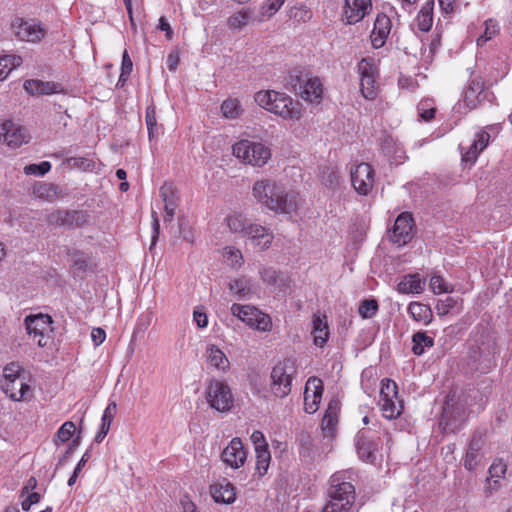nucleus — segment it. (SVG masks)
<instances>
[{
	"label": "nucleus",
	"instance_id": "f257e3e1",
	"mask_svg": "<svg viewBox=\"0 0 512 512\" xmlns=\"http://www.w3.org/2000/svg\"><path fill=\"white\" fill-rule=\"evenodd\" d=\"M252 191L258 203L275 213L290 214L297 209L294 193L287 192L282 184L272 179L256 181Z\"/></svg>",
	"mask_w": 512,
	"mask_h": 512
},
{
	"label": "nucleus",
	"instance_id": "f03ea898",
	"mask_svg": "<svg viewBox=\"0 0 512 512\" xmlns=\"http://www.w3.org/2000/svg\"><path fill=\"white\" fill-rule=\"evenodd\" d=\"M254 99L261 108L285 120H298L302 116L301 104L298 101H293L284 93L274 90L259 91L255 94Z\"/></svg>",
	"mask_w": 512,
	"mask_h": 512
},
{
	"label": "nucleus",
	"instance_id": "7ed1b4c3",
	"mask_svg": "<svg viewBox=\"0 0 512 512\" xmlns=\"http://www.w3.org/2000/svg\"><path fill=\"white\" fill-rule=\"evenodd\" d=\"M327 494L330 498L322 512H349L355 500V488L341 473L330 477Z\"/></svg>",
	"mask_w": 512,
	"mask_h": 512
},
{
	"label": "nucleus",
	"instance_id": "20e7f679",
	"mask_svg": "<svg viewBox=\"0 0 512 512\" xmlns=\"http://www.w3.org/2000/svg\"><path fill=\"white\" fill-rule=\"evenodd\" d=\"M24 324L27 334L37 338L39 347L45 348L52 344L53 319L48 314H31L25 317Z\"/></svg>",
	"mask_w": 512,
	"mask_h": 512
},
{
	"label": "nucleus",
	"instance_id": "39448f33",
	"mask_svg": "<svg viewBox=\"0 0 512 512\" xmlns=\"http://www.w3.org/2000/svg\"><path fill=\"white\" fill-rule=\"evenodd\" d=\"M235 157L243 162L262 167L271 157L270 149L262 143L252 142L249 140H241L232 147Z\"/></svg>",
	"mask_w": 512,
	"mask_h": 512
},
{
	"label": "nucleus",
	"instance_id": "423d86ee",
	"mask_svg": "<svg viewBox=\"0 0 512 512\" xmlns=\"http://www.w3.org/2000/svg\"><path fill=\"white\" fill-rule=\"evenodd\" d=\"M209 406L219 412H227L233 406V396L229 385L218 379H210L205 389Z\"/></svg>",
	"mask_w": 512,
	"mask_h": 512
},
{
	"label": "nucleus",
	"instance_id": "0eeeda50",
	"mask_svg": "<svg viewBox=\"0 0 512 512\" xmlns=\"http://www.w3.org/2000/svg\"><path fill=\"white\" fill-rule=\"evenodd\" d=\"M464 421V408L454 403V395L448 394L442 407L439 425L445 433H455Z\"/></svg>",
	"mask_w": 512,
	"mask_h": 512
},
{
	"label": "nucleus",
	"instance_id": "6e6552de",
	"mask_svg": "<svg viewBox=\"0 0 512 512\" xmlns=\"http://www.w3.org/2000/svg\"><path fill=\"white\" fill-rule=\"evenodd\" d=\"M293 366L290 360L277 364L271 372V391L277 397L283 398L291 392Z\"/></svg>",
	"mask_w": 512,
	"mask_h": 512
},
{
	"label": "nucleus",
	"instance_id": "1a4fd4ad",
	"mask_svg": "<svg viewBox=\"0 0 512 512\" xmlns=\"http://www.w3.org/2000/svg\"><path fill=\"white\" fill-rule=\"evenodd\" d=\"M16 37L22 41L38 42L45 36V29L35 20L16 18L12 23Z\"/></svg>",
	"mask_w": 512,
	"mask_h": 512
},
{
	"label": "nucleus",
	"instance_id": "9d476101",
	"mask_svg": "<svg viewBox=\"0 0 512 512\" xmlns=\"http://www.w3.org/2000/svg\"><path fill=\"white\" fill-rule=\"evenodd\" d=\"M355 445L359 457L368 463H375L376 451L380 445V438H374L369 430H360L356 434Z\"/></svg>",
	"mask_w": 512,
	"mask_h": 512
},
{
	"label": "nucleus",
	"instance_id": "9b49d317",
	"mask_svg": "<svg viewBox=\"0 0 512 512\" xmlns=\"http://www.w3.org/2000/svg\"><path fill=\"white\" fill-rule=\"evenodd\" d=\"M351 182L361 195H367L374 183V170L368 163H360L351 171Z\"/></svg>",
	"mask_w": 512,
	"mask_h": 512
},
{
	"label": "nucleus",
	"instance_id": "f8f14e48",
	"mask_svg": "<svg viewBox=\"0 0 512 512\" xmlns=\"http://www.w3.org/2000/svg\"><path fill=\"white\" fill-rule=\"evenodd\" d=\"M414 219L410 212H402L395 220L391 239L399 246L409 243L412 238Z\"/></svg>",
	"mask_w": 512,
	"mask_h": 512
},
{
	"label": "nucleus",
	"instance_id": "ddd939ff",
	"mask_svg": "<svg viewBox=\"0 0 512 512\" xmlns=\"http://www.w3.org/2000/svg\"><path fill=\"white\" fill-rule=\"evenodd\" d=\"M371 10V0H344L342 20L349 25L358 23Z\"/></svg>",
	"mask_w": 512,
	"mask_h": 512
},
{
	"label": "nucleus",
	"instance_id": "4468645a",
	"mask_svg": "<svg viewBox=\"0 0 512 512\" xmlns=\"http://www.w3.org/2000/svg\"><path fill=\"white\" fill-rule=\"evenodd\" d=\"M0 141H3L12 148H17L29 141V135L26 129L7 120L0 124Z\"/></svg>",
	"mask_w": 512,
	"mask_h": 512
},
{
	"label": "nucleus",
	"instance_id": "2eb2a0df",
	"mask_svg": "<svg viewBox=\"0 0 512 512\" xmlns=\"http://www.w3.org/2000/svg\"><path fill=\"white\" fill-rule=\"evenodd\" d=\"M323 393V383L317 377H310L304 391V410L308 414L317 411Z\"/></svg>",
	"mask_w": 512,
	"mask_h": 512
},
{
	"label": "nucleus",
	"instance_id": "dca6fc26",
	"mask_svg": "<svg viewBox=\"0 0 512 512\" xmlns=\"http://www.w3.org/2000/svg\"><path fill=\"white\" fill-rule=\"evenodd\" d=\"M487 92L484 89V82L480 77L471 79L464 91L463 102L468 110L477 108L486 98Z\"/></svg>",
	"mask_w": 512,
	"mask_h": 512
},
{
	"label": "nucleus",
	"instance_id": "f3484780",
	"mask_svg": "<svg viewBox=\"0 0 512 512\" xmlns=\"http://www.w3.org/2000/svg\"><path fill=\"white\" fill-rule=\"evenodd\" d=\"M484 442L485 440L480 432H474L471 436L464 459V467L467 470L472 471L481 464L483 459L482 448Z\"/></svg>",
	"mask_w": 512,
	"mask_h": 512
},
{
	"label": "nucleus",
	"instance_id": "a211bd4d",
	"mask_svg": "<svg viewBox=\"0 0 512 512\" xmlns=\"http://www.w3.org/2000/svg\"><path fill=\"white\" fill-rule=\"evenodd\" d=\"M246 451L240 438H233L229 445L222 451V461L230 467L237 469L241 467L246 460Z\"/></svg>",
	"mask_w": 512,
	"mask_h": 512
},
{
	"label": "nucleus",
	"instance_id": "6ab92c4d",
	"mask_svg": "<svg viewBox=\"0 0 512 512\" xmlns=\"http://www.w3.org/2000/svg\"><path fill=\"white\" fill-rule=\"evenodd\" d=\"M159 195L164 202L165 214L163 220L165 223L172 222L179 201L177 189L172 183L165 182L160 187Z\"/></svg>",
	"mask_w": 512,
	"mask_h": 512
},
{
	"label": "nucleus",
	"instance_id": "aec40b11",
	"mask_svg": "<svg viewBox=\"0 0 512 512\" xmlns=\"http://www.w3.org/2000/svg\"><path fill=\"white\" fill-rule=\"evenodd\" d=\"M479 367L482 372H487L495 367V356L499 353V347L494 338H488L486 342H482L479 346Z\"/></svg>",
	"mask_w": 512,
	"mask_h": 512
},
{
	"label": "nucleus",
	"instance_id": "412c9836",
	"mask_svg": "<svg viewBox=\"0 0 512 512\" xmlns=\"http://www.w3.org/2000/svg\"><path fill=\"white\" fill-rule=\"evenodd\" d=\"M380 148L382 153L390 159L392 164H401L407 158L401 144L390 135H384L382 137Z\"/></svg>",
	"mask_w": 512,
	"mask_h": 512
},
{
	"label": "nucleus",
	"instance_id": "4be33fe9",
	"mask_svg": "<svg viewBox=\"0 0 512 512\" xmlns=\"http://www.w3.org/2000/svg\"><path fill=\"white\" fill-rule=\"evenodd\" d=\"M210 494L217 503L231 504L236 499L235 487L225 478L210 486Z\"/></svg>",
	"mask_w": 512,
	"mask_h": 512
},
{
	"label": "nucleus",
	"instance_id": "5701e85b",
	"mask_svg": "<svg viewBox=\"0 0 512 512\" xmlns=\"http://www.w3.org/2000/svg\"><path fill=\"white\" fill-rule=\"evenodd\" d=\"M63 219V228L67 230H74L89 225L91 222V215L88 211L84 210L64 209Z\"/></svg>",
	"mask_w": 512,
	"mask_h": 512
},
{
	"label": "nucleus",
	"instance_id": "b1692460",
	"mask_svg": "<svg viewBox=\"0 0 512 512\" xmlns=\"http://www.w3.org/2000/svg\"><path fill=\"white\" fill-rule=\"evenodd\" d=\"M339 411L340 401L337 399H332L328 404L321 423L322 430L327 436H334L335 434L338 424Z\"/></svg>",
	"mask_w": 512,
	"mask_h": 512
},
{
	"label": "nucleus",
	"instance_id": "393cba45",
	"mask_svg": "<svg viewBox=\"0 0 512 512\" xmlns=\"http://www.w3.org/2000/svg\"><path fill=\"white\" fill-rule=\"evenodd\" d=\"M490 140V134L486 130L479 131L470 145L469 149L462 154V161L474 163L478 155L487 147Z\"/></svg>",
	"mask_w": 512,
	"mask_h": 512
},
{
	"label": "nucleus",
	"instance_id": "a878e982",
	"mask_svg": "<svg viewBox=\"0 0 512 512\" xmlns=\"http://www.w3.org/2000/svg\"><path fill=\"white\" fill-rule=\"evenodd\" d=\"M390 19L386 15H379L374 24L371 41L374 48H380L390 33Z\"/></svg>",
	"mask_w": 512,
	"mask_h": 512
},
{
	"label": "nucleus",
	"instance_id": "bb28decb",
	"mask_svg": "<svg viewBox=\"0 0 512 512\" xmlns=\"http://www.w3.org/2000/svg\"><path fill=\"white\" fill-rule=\"evenodd\" d=\"M246 236H248L253 243L259 246L262 250L267 249L273 240V235L269 233L267 228L252 223L249 224V227L247 228Z\"/></svg>",
	"mask_w": 512,
	"mask_h": 512
},
{
	"label": "nucleus",
	"instance_id": "cd10ccee",
	"mask_svg": "<svg viewBox=\"0 0 512 512\" xmlns=\"http://www.w3.org/2000/svg\"><path fill=\"white\" fill-rule=\"evenodd\" d=\"M313 341L316 346L323 347L329 337L328 323L326 316L314 314L313 315Z\"/></svg>",
	"mask_w": 512,
	"mask_h": 512
},
{
	"label": "nucleus",
	"instance_id": "c85d7f7f",
	"mask_svg": "<svg viewBox=\"0 0 512 512\" xmlns=\"http://www.w3.org/2000/svg\"><path fill=\"white\" fill-rule=\"evenodd\" d=\"M301 97L309 102L318 101L322 97V84L319 78H309L299 84Z\"/></svg>",
	"mask_w": 512,
	"mask_h": 512
},
{
	"label": "nucleus",
	"instance_id": "c756f323",
	"mask_svg": "<svg viewBox=\"0 0 512 512\" xmlns=\"http://www.w3.org/2000/svg\"><path fill=\"white\" fill-rule=\"evenodd\" d=\"M207 363L223 372L229 369L230 363L224 352L216 345H209L206 349Z\"/></svg>",
	"mask_w": 512,
	"mask_h": 512
},
{
	"label": "nucleus",
	"instance_id": "7c9ffc66",
	"mask_svg": "<svg viewBox=\"0 0 512 512\" xmlns=\"http://www.w3.org/2000/svg\"><path fill=\"white\" fill-rule=\"evenodd\" d=\"M33 194L42 200L53 202L61 196L58 185L53 183L38 182L33 186Z\"/></svg>",
	"mask_w": 512,
	"mask_h": 512
},
{
	"label": "nucleus",
	"instance_id": "2f4dec72",
	"mask_svg": "<svg viewBox=\"0 0 512 512\" xmlns=\"http://www.w3.org/2000/svg\"><path fill=\"white\" fill-rule=\"evenodd\" d=\"M228 288L240 300L249 299L255 291L252 282L246 278H239L230 281Z\"/></svg>",
	"mask_w": 512,
	"mask_h": 512
},
{
	"label": "nucleus",
	"instance_id": "473e14b6",
	"mask_svg": "<svg viewBox=\"0 0 512 512\" xmlns=\"http://www.w3.org/2000/svg\"><path fill=\"white\" fill-rule=\"evenodd\" d=\"M408 313L417 322L428 325L433 320V312L429 305L420 302H411L408 306Z\"/></svg>",
	"mask_w": 512,
	"mask_h": 512
},
{
	"label": "nucleus",
	"instance_id": "72a5a7b5",
	"mask_svg": "<svg viewBox=\"0 0 512 512\" xmlns=\"http://www.w3.org/2000/svg\"><path fill=\"white\" fill-rule=\"evenodd\" d=\"M231 312L249 326L255 324L253 321H256V317L260 314V310L252 305H240L237 303L231 306Z\"/></svg>",
	"mask_w": 512,
	"mask_h": 512
},
{
	"label": "nucleus",
	"instance_id": "f704fd0d",
	"mask_svg": "<svg viewBox=\"0 0 512 512\" xmlns=\"http://www.w3.org/2000/svg\"><path fill=\"white\" fill-rule=\"evenodd\" d=\"M55 88V83L38 79H30L24 82V89L31 95H49L55 92Z\"/></svg>",
	"mask_w": 512,
	"mask_h": 512
},
{
	"label": "nucleus",
	"instance_id": "c9c22d12",
	"mask_svg": "<svg viewBox=\"0 0 512 512\" xmlns=\"http://www.w3.org/2000/svg\"><path fill=\"white\" fill-rule=\"evenodd\" d=\"M397 289L400 293H421L423 291V284L419 274H409L403 277L399 282Z\"/></svg>",
	"mask_w": 512,
	"mask_h": 512
},
{
	"label": "nucleus",
	"instance_id": "e433bc0d",
	"mask_svg": "<svg viewBox=\"0 0 512 512\" xmlns=\"http://www.w3.org/2000/svg\"><path fill=\"white\" fill-rule=\"evenodd\" d=\"M433 5L434 1L429 0L419 11L416 17V24L420 31L428 32L433 23Z\"/></svg>",
	"mask_w": 512,
	"mask_h": 512
},
{
	"label": "nucleus",
	"instance_id": "4c0bfd02",
	"mask_svg": "<svg viewBox=\"0 0 512 512\" xmlns=\"http://www.w3.org/2000/svg\"><path fill=\"white\" fill-rule=\"evenodd\" d=\"M412 352L420 356L425 352L426 348L434 346V339L426 334L424 331H418L412 335Z\"/></svg>",
	"mask_w": 512,
	"mask_h": 512
},
{
	"label": "nucleus",
	"instance_id": "58836bf2",
	"mask_svg": "<svg viewBox=\"0 0 512 512\" xmlns=\"http://www.w3.org/2000/svg\"><path fill=\"white\" fill-rule=\"evenodd\" d=\"M252 17L250 9H242L227 19V26L232 31L242 30Z\"/></svg>",
	"mask_w": 512,
	"mask_h": 512
},
{
	"label": "nucleus",
	"instance_id": "ea45409f",
	"mask_svg": "<svg viewBox=\"0 0 512 512\" xmlns=\"http://www.w3.org/2000/svg\"><path fill=\"white\" fill-rule=\"evenodd\" d=\"M22 58L16 55H5L0 57V81L4 80L8 74L16 67L20 66Z\"/></svg>",
	"mask_w": 512,
	"mask_h": 512
},
{
	"label": "nucleus",
	"instance_id": "a19ab883",
	"mask_svg": "<svg viewBox=\"0 0 512 512\" xmlns=\"http://www.w3.org/2000/svg\"><path fill=\"white\" fill-rule=\"evenodd\" d=\"M399 406L396 405L395 398L389 399H380V404L383 411V416L387 419H395L397 418L402 408L401 402L398 400Z\"/></svg>",
	"mask_w": 512,
	"mask_h": 512
},
{
	"label": "nucleus",
	"instance_id": "79ce46f5",
	"mask_svg": "<svg viewBox=\"0 0 512 512\" xmlns=\"http://www.w3.org/2000/svg\"><path fill=\"white\" fill-rule=\"evenodd\" d=\"M256 452V466L255 469L259 476H264L269 468L270 460H271V454L268 449H261Z\"/></svg>",
	"mask_w": 512,
	"mask_h": 512
},
{
	"label": "nucleus",
	"instance_id": "37998d69",
	"mask_svg": "<svg viewBox=\"0 0 512 512\" xmlns=\"http://www.w3.org/2000/svg\"><path fill=\"white\" fill-rule=\"evenodd\" d=\"M360 90L364 98L373 100L376 95V87H375V77L366 76L365 78H361L360 81Z\"/></svg>",
	"mask_w": 512,
	"mask_h": 512
},
{
	"label": "nucleus",
	"instance_id": "c03bdc74",
	"mask_svg": "<svg viewBox=\"0 0 512 512\" xmlns=\"http://www.w3.org/2000/svg\"><path fill=\"white\" fill-rule=\"evenodd\" d=\"M67 254L71 258L72 267L79 271H86L88 263L84 252L78 249H68Z\"/></svg>",
	"mask_w": 512,
	"mask_h": 512
},
{
	"label": "nucleus",
	"instance_id": "a18cd8bd",
	"mask_svg": "<svg viewBox=\"0 0 512 512\" xmlns=\"http://www.w3.org/2000/svg\"><path fill=\"white\" fill-rule=\"evenodd\" d=\"M379 305L376 299H365L360 303L359 314L362 318L368 319L376 315Z\"/></svg>",
	"mask_w": 512,
	"mask_h": 512
},
{
	"label": "nucleus",
	"instance_id": "49530a36",
	"mask_svg": "<svg viewBox=\"0 0 512 512\" xmlns=\"http://www.w3.org/2000/svg\"><path fill=\"white\" fill-rule=\"evenodd\" d=\"M145 122L148 129L149 139L155 137L157 131L156 109L154 105H149L145 111Z\"/></svg>",
	"mask_w": 512,
	"mask_h": 512
},
{
	"label": "nucleus",
	"instance_id": "de8ad7c7",
	"mask_svg": "<svg viewBox=\"0 0 512 512\" xmlns=\"http://www.w3.org/2000/svg\"><path fill=\"white\" fill-rule=\"evenodd\" d=\"M397 384L390 379H383L381 382L380 399L395 398L398 400Z\"/></svg>",
	"mask_w": 512,
	"mask_h": 512
},
{
	"label": "nucleus",
	"instance_id": "09e8293b",
	"mask_svg": "<svg viewBox=\"0 0 512 512\" xmlns=\"http://www.w3.org/2000/svg\"><path fill=\"white\" fill-rule=\"evenodd\" d=\"M133 68L132 60L130 59L127 51L125 50L122 56L121 74L117 83L118 87H123L128 77L130 76Z\"/></svg>",
	"mask_w": 512,
	"mask_h": 512
},
{
	"label": "nucleus",
	"instance_id": "8fccbe9b",
	"mask_svg": "<svg viewBox=\"0 0 512 512\" xmlns=\"http://www.w3.org/2000/svg\"><path fill=\"white\" fill-rule=\"evenodd\" d=\"M284 4V0H267L260 8L262 17H272Z\"/></svg>",
	"mask_w": 512,
	"mask_h": 512
},
{
	"label": "nucleus",
	"instance_id": "3c124183",
	"mask_svg": "<svg viewBox=\"0 0 512 512\" xmlns=\"http://www.w3.org/2000/svg\"><path fill=\"white\" fill-rule=\"evenodd\" d=\"M241 106L236 99L225 100L221 105V111L227 118H235L239 114Z\"/></svg>",
	"mask_w": 512,
	"mask_h": 512
},
{
	"label": "nucleus",
	"instance_id": "603ef678",
	"mask_svg": "<svg viewBox=\"0 0 512 512\" xmlns=\"http://www.w3.org/2000/svg\"><path fill=\"white\" fill-rule=\"evenodd\" d=\"M457 305V300L451 296H446L445 299H439L435 309L439 316L448 314Z\"/></svg>",
	"mask_w": 512,
	"mask_h": 512
},
{
	"label": "nucleus",
	"instance_id": "864d4df0",
	"mask_svg": "<svg viewBox=\"0 0 512 512\" xmlns=\"http://www.w3.org/2000/svg\"><path fill=\"white\" fill-rule=\"evenodd\" d=\"M67 163L74 168H78L84 171L92 170L95 163L92 159L87 157H70L67 159Z\"/></svg>",
	"mask_w": 512,
	"mask_h": 512
},
{
	"label": "nucleus",
	"instance_id": "5fc2aeb1",
	"mask_svg": "<svg viewBox=\"0 0 512 512\" xmlns=\"http://www.w3.org/2000/svg\"><path fill=\"white\" fill-rule=\"evenodd\" d=\"M51 163L48 161H43L39 164H30L24 168V172L27 175L33 174L38 176H44L51 170Z\"/></svg>",
	"mask_w": 512,
	"mask_h": 512
},
{
	"label": "nucleus",
	"instance_id": "6e6d98bb",
	"mask_svg": "<svg viewBox=\"0 0 512 512\" xmlns=\"http://www.w3.org/2000/svg\"><path fill=\"white\" fill-rule=\"evenodd\" d=\"M63 213L64 209H55L46 215L45 222L54 228H63Z\"/></svg>",
	"mask_w": 512,
	"mask_h": 512
},
{
	"label": "nucleus",
	"instance_id": "4d7b16f0",
	"mask_svg": "<svg viewBox=\"0 0 512 512\" xmlns=\"http://www.w3.org/2000/svg\"><path fill=\"white\" fill-rule=\"evenodd\" d=\"M229 228L234 232H241L244 235L247 233V228L249 224L247 220L243 219L241 216L229 217L227 219Z\"/></svg>",
	"mask_w": 512,
	"mask_h": 512
},
{
	"label": "nucleus",
	"instance_id": "13d9d810",
	"mask_svg": "<svg viewBox=\"0 0 512 512\" xmlns=\"http://www.w3.org/2000/svg\"><path fill=\"white\" fill-rule=\"evenodd\" d=\"M76 426L72 421H66L57 431V437L61 442H67L75 433Z\"/></svg>",
	"mask_w": 512,
	"mask_h": 512
},
{
	"label": "nucleus",
	"instance_id": "bf43d9fd",
	"mask_svg": "<svg viewBox=\"0 0 512 512\" xmlns=\"http://www.w3.org/2000/svg\"><path fill=\"white\" fill-rule=\"evenodd\" d=\"M255 324H252L251 327H255L261 331H270L272 328L271 318L260 311V314L256 317Z\"/></svg>",
	"mask_w": 512,
	"mask_h": 512
},
{
	"label": "nucleus",
	"instance_id": "052dcab7",
	"mask_svg": "<svg viewBox=\"0 0 512 512\" xmlns=\"http://www.w3.org/2000/svg\"><path fill=\"white\" fill-rule=\"evenodd\" d=\"M117 411V405L115 402H110L107 407L104 410V413L102 415L101 424L107 427L111 426V423L113 421V418Z\"/></svg>",
	"mask_w": 512,
	"mask_h": 512
},
{
	"label": "nucleus",
	"instance_id": "680f3d73",
	"mask_svg": "<svg viewBox=\"0 0 512 512\" xmlns=\"http://www.w3.org/2000/svg\"><path fill=\"white\" fill-rule=\"evenodd\" d=\"M14 378H20V366L18 363L11 362L4 368V381H10Z\"/></svg>",
	"mask_w": 512,
	"mask_h": 512
},
{
	"label": "nucleus",
	"instance_id": "e2e57ef3",
	"mask_svg": "<svg viewBox=\"0 0 512 512\" xmlns=\"http://www.w3.org/2000/svg\"><path fill=\"white\" fill-rule=\"evenodd\" d=\"M358 70L361 75V78H365L366 76H373V64L371 59L363 58L358 63Z\"/></svg>",
	"mask_w": 512,
	"mask_h": 512
},
{
	"label": "nucleus",
	"instance_id": "0e129e2a",
	"mask_svg": "<svg viewBox=\"0 0 512 512\" xmlns=\"http://www.w3.org/2000/svg\"><path fill=\"white\" fill-rule=\"evenodd\" d=\"M251 441L254 445L255 451L261 449H268V444L265 440V437L261 431H254L251 435Z\"/></svg>",
	"mask_w": 512,
	"mask_h": 512
},
{
	"label": "nucleus",
	"instance_id": "69168bd1",
	"mask_svg": "<svg viewBox=\"0 0 512 512\" xmlns=\"http://www.w3.org/2000/svg\"><path fill=\"white\" fill-rule=\"evenodd\" d=\"M19 389L17 390V393H12L10 395V399H12L13 401H21L23 399H25V396L26 394L30 391V386L24 382L23 379H21V377L19 378Z\"/></svg>",
	"mask_w": 512,
	"mask_h": 512
},
{
	"label": "nucleus",
	"instance_id": "338daca9",
	"mask_svg": "<svg viewBox=\"0 0 512 512\" xmlns=\"http://www.w3.org/2000/svg\"><path fill=\"white\" fill-rule=\"evenodd\" d=\"M225 257L230 261L231 266L241 265L243 261V256L240 250L233 248H228V250H226Z\"/></svg>",
	"mask_w": 512,
	"mask_h": 512
},
{
	"label": "nucleus",
	"instance_id": "774afa93",
	"mask_svg": "<svg viewBox=\"0 0 512 512\" xmlns=\"http://www.w3.org/2000/svg\"><path fill=\"white\" fill-rule=\"evenodd\" d=\"M18 383L19 379L14 378L10 381H4V383L2 384V390L9 398L12 393H17V390L19 389Z\"/></svg>",
	"mask_w": 512,
	"mask_h": 512
}]
</instances>
